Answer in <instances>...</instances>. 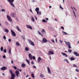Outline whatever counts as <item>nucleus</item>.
I'll return each instance as SVG.
<instances>
[{
	"mask_svg": "<svg viewBox=\"0 0 79 79\" xmlns=\"http://www.w3.org/2000/svg\"><path fill=\"white\" fill-rule=\"evenodd\" d=\"M9 73L11 74H13V71H12V70H9Z\"/></svg>",
	"mask_w": 79,
	"mask_h": 79,
	"instance_id": "c85d7f7f",
	"label": "nucleus"
},
{
	"mask_svg": "<svg viewBox=\"0 0 79 79\" xmlns=\"http://www.w3.org/2000/svg\"><path fill=\"white\" fill-rule=\"evenodd\" d=\"M22 39H23V40H25V38H24V36H23L22 37Z\"/></svg>",
	"mask_w": 79,
	"mask_h": 79,
	"instance_id": "603ef678",
	"label": "nucleus"
},
{
	"mask_svg": "<svg viewBox=\"0 0 79 79\" xmlns=\"http://www.w3.org/2000/svg\"><path fill=\"white\" fill-rule=\"evenodd\" d=\"M76 71H77V72H79V69H76Z\"/></svg>",
	"mask_w": 79,
	"mask_h": 79,
	"instance_id": "79ce46f5",
	"label": "nucleus"
},
{
	"mask_svg": "<svg viewBox=\"0 0 79 79\" xmlns=\"http://www.w3.org/2000/svg\"><path fill=\"white\" fill-rule=\"evenodd\" d=\"M26 27L27 28H28L29 29H32V27H31V26L28 25H26Z\"/></svg>",
	"mask_w": 79,
	"mask_h": 79,
	"instance_id": "9b49d317",
	"label": "nucleus"
},
{
	"mask_svg": "<svg viewBox=\"0 0 79 79\" xmlns=\"http://www.w3.org/2000/svg\"><path fill=\"white\" fill-rule=\"evenodd\" d=\"M61 28H62V29H63V30H64V27H61Z\"/></svg>",
	"mask_w": 79,
	"mask_h": 79,
	"instance_id": "864d4df0",
	"label": "nucleus"
},
{
	"mask_svg": "<svg viewBox=\"0 0 79 79\" xmlns=\"http://www.w3.org/2000/svg\"><path fill=\"white\" fill-rule=\"evenodd\" d=\"M42 22H43V23H47V21L45 20L44 19H43L42 20Z\"/></svg>",
	"mask_w": 79,
	"mask_h": 79,
	"instance_id": "cd10ccee",
	"label": "nucleus"
},
{
	"mask_svg": "<svg viewBox=\"0 0 79 79\" xmlns=\"http://www.w3.org/2000/svg\"><path fill=\"white\" fill-rule=\"evenodd\" d=\"M4 53H6V49H4Z\"/></svg>",
	"mask_w": 79,
	"mask_h": 79,
	"instance_id": "37998d69",
	"label": "nucleus"
},
{
	"mask_svg": "<svg viewBox=\"0 0 79 79\" xmlns=\"http://www.w3.org/2000/svg\"><path fill=\"white\" fill-rule=\"evenodd\" d=\"M2 11H5V9H2V10H1Z\"/></svg>",
	"mask_w": 79,
	"mask_h": 79,
	"instance_id": "49530a36",
	"label": "nucleus"
},
{
	"mask_svg": "<svg viewBox=\"0 0 79 79\" xmlns=\"http://www.w3.org/2000/svg\"><path fill=\"white\" fill-rule=\"evenodd\" d=\"M3 58H6V56H5V55H4V56H3Z\"/></svg>",
	"mask_w": 79,
	"mask_h": 79,
	"instance_id": "de8ad7c7",
	"label": "nucleus"
},
{
	"mask_svg": "<svg viewBox=\"0 0 79 79\" xmlns=\"http://www.w3.org/2000/svg\"><path fill=\"white\" fill-rule=\"evenodd\" d=\"M38 33L39 35H40V34H41V33L39 31H38Z\"/></svg>",
	"mask_w": 79,
	"mask_h": 79,
	"instance_id": "e433bc0d",
	"label": "nucleus"
},
{
	"mask_svg": "<svg viewBox=\"0 0 79 79\" xmlns=\"http://www.w3.org/2000/svg\"><path fill=\"white\" fill-rule=\"evenodd\" d=\"M73 67H77V66H76V64H73Z\"/></svg>",
	"mask_w": 79,
	"mask_h": 79,
	"instance_id": "c03bdc74",
	"label": "nucleus"
},
{
	"mask_svg": "<svg viewBox=\"0 0 79 79\" xmlns=\"http://www.w3.org/2000/svg\"><path fill=\"white\" fill-rule=\"evenodd\" d=\"M6 17L7 18V19H8V20H9V21L10 22H11V21H12V19H11V17H10V16H9L8 15H6Z\"/></svg>",
	"mask_w": 79,
	"mask_h": 79,
	"instance_id": "6e6552de",
	"label": "nucleus"
},
{
	"mask_svg": "<svg viewBox=\"0 0 79 79\" xmlns=\"http://www.w3.org/2000/svg\"><path fill=\"white\" fill-rule=\"evenodd\" d=\"M75 60V59L73 57H71L70 58V60L71 61H73V60Z\"/></svg>",
	"mask_w": 79,
	"mask_h": 79,
	"instance_id": "393cba45",
	"label": "nucleus"
},
{
	"mask_svg": "<svg viewBox=\"0 0 79 79\" xmlns=\"http://www.w3.org/2000/svg\"><path fill=\"white\" fill-rule=\"evenodd\" d=\"M28 41L29 43L30 44V45H32V46H34L35 45V44L30 39L28 40Z\"/></svg>",
	"mask_w": 79,
	"mask_h": 79,
	"instance_id": "f03ea898",
	"label": "nucleus"
},
{
	"mask_svg": "<svg viewBox=\"0 0 79 79\" xmlns=\"http://www.w3.org/2000/svg\"><path fill=\"white\" fill-rule=\"evenodd\" d=\"M45 19H46V20L47 21H48V18H46Z\"/></svg>",
	"mask_w": 79,
	"mask_h": 79,
	"instance_id": "13d9d810",
	"label": "nucleus"
},
{
	"mask_svg": "<svg viewBox=\"0 0 79 79\" xmlns=\"http://www.w3.org/2000/svg\"><path fill=\"white\" fill-rule=\"evenodd\" d=\"M16 29L19 32H21V30L20 29V28H19V27L18 26H16Z\"/></svg>",
	"mask_w": 79,
	"mask_h": 79,
	"instance_id": "f3484780",
	"label": "nucleus"
},
{
	"mask_svg": "<svg viewBox=\"0 0 79 79\" xmlns=\"http://www.w3.org/2000/svg\"><path fill=\"white\" fill-rule=\"evenodd\" d=\"M31 18H32L31 21H32L33 22H34V21H35V20H34V18L32 17H31Z\"/></svg>",
	"mask_w": 79,
	"mask_h": 79,
	"instance_id": "2f4dec72",
	"label": "nucleus"
},
{
	"mask_svg": "<svg viewBox=\"0 0 79 79\" xmlns=\"http://www.w3.org/2000/svg\"><path fill=\"white\" fill-rule=\"evenodd\" d=\"M31 77H33V78H34L35 77V76H34V73H32L31 74Z\"/></svg>",
	"mask_w": 79,
	"mask_h": 79,
	"instance_id": "bb28decb",
	"label": "nucleus"
},
{
	"mask_svg": "<svg viewBox=\"0 0 79 79\" xmlns=\"http://www.w3.org/2000/svg\"><path fill=\"white\" fill-rule=\"evenodd\" d=\"M3 38L4 39H5V40L6 39V36H5V35H4L3 36Z\"/></svg>",
	"mask_w": 79,
	"mask_h": 79,
	"instance_id": "a19ab883",
	"label": "nucleus"
},
{
	"mask_svg": "<svg viewBox=\"0 0 79 79\" xmlns=\"http://www.w3.org/2000/svg\"><path fill=\"white\" fill-rule=\"evenodd\" d=\"M68 52L69 53H71V52H72V50L71 49H69L68 50Z\"/></svg>",
	"mask_w": 79,
	"mask_h": 79,
	"instance_id": "72a5a7b5",
	"label": "nucleus"
},
{
	"mask_svg": "<svg viewBox=\"0 0 79 79\" xmlns=\"http://www.w3.org/2000/svg\"><path fill=\"white\" fill-rule=\"evenodd\" d=\"M5 32H6V33H8V32H9V30H8V29H5Z\"/></svg>",
	"mask_w": 79,
	"mask_h": 79,
	"instance_id": "aec40b11",
	"label": "nucleus"
},
{
	"mask_svg": "<svg viewBox=\"0 0 79 79\" xmlns=\"http://www.w3.org/2000/svg\"><path fill=\"white\" fill-rule=\"evenodd\" d=\"M54 37H56V35H54Z\"/></svg>",
	"mask_w": 79,
	"mask_h": 79,
	"instance_id": "338daca9",
	"label": "nucleus"
},
{
	"mask_svg": "<svg viewBox=\"0 0 79 79\" xmlns=\"http://www.w3.org/2000/svg\"><path fill=\"white\" fill-rule=\"evenodd\" d=\"M9 53L10 55H11V49H10L9 51Z\"/></svg>",
	"mask_w": 79,
	"mask_h": 79,
	"instance_id": "7c9ffc66",
	"label": "nucleus"
},
{
	"mask_svg": "<svg viewBox=\"0 0 79 79\" xmlns=\"http://www.w3.org/2000/svg\"><path fill=\"white\" fill-rule=\"evenodd\" d=\"M28 56L31 60H32V58L34 60H35V57L34 56H33L32 57V55H31V54H29Z\"/></svg>",
	"mask_w": 79,
	"mask_h": 79,
	"instance_id": "20e7f679",
	"label": "nucleus"
},
{
	"mask_svg": "<svg viewBox=\"0 0 79 79\" xmlns=\"http://www.w3.org/2000/svg\"><path fill=\"white\" fill-rule=\"evenodd\" d=\"M51 41L52 42H53V43H55V41L54 40L52 39L51 40Z\"/></svg>",
	"mask_w": 79,
	"mask_h": 79,
	"instance_id": "58836bf2",
	"label": "nucleus"
},
{
	"mask_svg": "<svg viewBox=\"0 0 79 79\" xmlns=\"http://www.w3.org/2000/svg\"><path fill=\"white\" fill-rule=\"evenodd\" d=\"M73 53L76 56H79V54L77 52H74Z\"/></svg>",
	"mask_w": 79,
	"mask_h": 79,
	"instance_id": "ddd939ff",
	"label": "nucleus"
},
{
	"mask_svg": "<svg viewBox=\"0 0 79 79\" xmlns=\"http://www.w3.org/2000/svg\"><path fill=\"white\" fill-rule=\"evenodd\" d=\"M39 15H41V14H42V12H41V11H40L39 12Z\"/></svg>",
	"mask_w": 79,
	"mask_h": 79,
	"instance_id": "3c124183",
	"label": "nucleus"
},
{
	"mask_svg": "<svg viewBox=\"0 0 79 79\" xmlns=\"http://www.w3.org/2000/svg\"><path fill=\"white\" fill-rule=\"evenodd\" d=\"M15 73L16 74V75L17 77H18L19 76V71H16Z\"/></svg>",
	"mask_w": 79,
	"mask_h": 79,
	"instance_id": "4468645a",
	"label": "nucleus"
},
{
	"mask_svg": "<svg viewBox=\"0 0 79 79\" xmlns=\"http://www.w3.org/2000/svg\"><path fill=\"white\" fill-rule=\"evenodd\" d=\"M64 42H65L67 45H68L69 48H71V43H70L68 42H66V41H64Z\"/></svg>",
	"mask_w": 79,
	"mask_h": 79,
	"instance_id": "7ed1b4c3",
	"label": "nucleus"
},
{
	"mask_svg": "<svg viewBox=\"0 0 79 79\" xmlns=\"http://www.w3.org/2000/svg\"><path fill=\"white\" fill-rule=\"evenodd\" d=\"M29 77V76H28V75H27V76H26V77Z\"/></svg>",
	"mask_w": 79,
	"mask_h": 79,
	"instance_id": "774afa93",
	"label": "nucleus"
},
{
	"mask_svg": "<svg viewBox=\"0 0 79 79\" xmlns=\"http://www.w3.org/2000/svg\"><path fill=\"white\" fill-rule=\"evenodd\" d=\"M40 77H42V78H43V77H44V74L42 73H40Z\"/></svg>",
	"mask_w": 79,
	"mask_h": 79,
	"instance_id": "5701e85b",
	"label": "nucleus"
},
{
	"mask_svg": "<svg viewBox=\"0 0 79 79\" xmlns=\"http://www.w3.org/2000/svg\"><path fill=\"white\" fill-rule=\"evenodd\" d=\"M47 68L48 69V73H49V74H51V71H50V68L48 67Z\"/></svg>",
	"mask_w": 79,
	"mask_h": 79,
	"instance_id": "2eb2a0df",
	"label": "nucleus"
},
{
	"mask_svg": "<svg viewBox=\"0 0 79 79\" xmlns=\"http://www.w3.org/2000/svg\"><path fill=\"white\" fill-rule=\"evenodd\" d=\"M11 32L12 33L11 34L13 36H14V37H15L16 36V33L15 32L13 31L12 30H10Z\"/></svg>",
	"mask_w": 79,
	"mask_h": 79,
	"instance_id": "39448f33",
	"label": "nucleus"
},
{
	"mask_svg": "<svg viewBox=\"0 0 79 79\" xmlns=\"http://www.w3.org/2000/svg\"><path fill=\"white\" fill-rule=\"evenodd\" d=\"M62 32L63 34H65V35H68V33H67L66 32L63 31H62Z\"/></svg>",
	"mask_w": 79,
	"mask_h": 79,
	"instance_id": "c756f323",
	"label": "nucleus"
},
{
	"mask_svg": "<svg viewBox=\"0 0 79 79\" xmlns=\"http://www.w3.org/2000/svg\"><path fill=\"white\" fill-rule=\"evenodd\" d=\"M60 43H62L63 42V41L60 40Z\"/></svg>",
	"mask_w": 79,
	"mask_h": 79,
	"instance_id": "6e6d98bb",
	"label": "nucleus"
},
{
	"mask_svg": "<svg viewBox=\"0 0 79 79\" xmlns=\"http://www.w3.org/2000/svg\"><path fill=\"white\" fill-rule=\"evenodd\" d=\"M8 41H9V42H11V39H9Z\"/></svg>",
	"mask_w": 79,
	"mask_h": 79,
	"instance_id": "09e8293b",
	"label": "nucleus"
},
{
	"mask_svg": "<svg viewBox=\"0 0 79 79\" xmlns=\"http://www.w3.org/2000/svg\"><path fill=\"white\" fill-rule=\"evenodd\" d=\"M60 7L61 8V9H62V10H63V7H61V5H60Z\"/></svg>",
	"mask_w": 79,
	"mask_h": 79,
	"instance_id": "ea45409f",
	"label": "nucleus"
},
{
	"mask_svg": "<svg viewBox=\"0 0 79 79\" xmlns=\"http://www.w3.org/2000/svg\"><path fill=\"white\" fill-rule=\"evenodd\" d=\"M11 63L12 64H13V60H11Z\"/></svg>",
	"mask_w": 79,
	"mask_h": 79,
	"instance_id": "052dcab7",
	"label": "nucleus"
},
{
	"mask_svg": "<svg viewBox=\"0 0 79 79\" xmlns=\"http://www.w3.org/2000/svg\"><path fill=\"white\" fill-rule=\"evenodd\" d=\"M43 41L44 43H46L47 42V40L46 39V38H44L43 39Z\"/></svg>",
	"mask_w": 79,
	"mask_h": 79,
	"instance_id": "f8f14e48",
	"label": "nucleus"
},
{
	"mask_svg": "<svg viewBox=\"0 0 79 79\" xmlns=\"http://www.w3.org/2000/svg\"><path fill=\"white\" fill-rule=\"evenodd\" d=\"M21 67L24 68V67L26 66V64H25L24 63L22 64L21 65Z\"/></svg>",
	"mask_w": 79,
	"mask_h": 79,
	"instance_id": "6ab92c4d",
	"label": "nucleus"
},
{
	"mask_svg": "<svg viewBox=\"0 0 79 79\" xmlns=\"http://www.w3.org/2000/svg\"><path fill=\"white\" fill-rule=\"evenodd\" d=\"M61 54L63 55L65 57H68V55L65 53L62 52L61 53Z\"/></svg>",
	"mask_w": 79,
	"mask_h": 79,
	"instance_id": "dca6fc26",
	"label": "nucleus"
},
{
	"mask_svg": "<svg viewBox=\"0 0 79 79\" xmlns=\"http://www.w3.org/2000/svg\"><path fill=\"white\" fill-rule=\"evenodd\" d=\"M1 51H3V47H2L1 48Z\"/></svg>",
	"mask_w": 79,
	"mask_h": 79,
	"instance_id": "f704fd0d",
	"label": "nucleus"
},
{
	"mask_svg": "<svg viewBox=\"0 0 79 79\" xmlns=\"http://www.w3.org/2000/svg\"><path fill=\"white\" fill-rule=\"evenodd\" d=\"M35 18L36 19V20H37V17H36V16H35Z\"/></svg>",
	"mask_w": 79,
	"mask_h": 79,
	"instance_id": "bf43d9fd",
	"label": "nucleus"
},
{
	"mask_svg": "<svg viewBox=\"0 0 79 79\" xmlns=\"http://www.w3.org/2000/svg\"><path fill=\"white\" fill-rule=\"evenodd\" d=\"M6 69H7V68L5 66L2 67L1 68V69L2 71H5V70H6Z\"/></svg>",
	"mask_w": 79,
	"mask_h": 79,
	"instance_id": "9d476101",
	"label": "nucleus"
},
{
	"mask_svg": "<svg viewBox=\"0 0 79 79\" xmlns=\"http://www.w3.org/2000/svg\"><path fill=\"white\" fill-rule=\"evenodd\" d=\"M41 57H39L38 59V61L39 63H40V60H41Z\"/></svg>",
	"mask_w": 79,
	"mask_h": 79,
	"instance_id": "a211bd4d",
	"label": "nucleus"
},
{
	"mask_svg": "<svg viewBox=\"0 0 79 79\" xmlns=\"http://www.w3.org/2000/svg\"><path fill=\"white\" fill-rule=\"evenodd\" d=\"M37 13V15H39V12L37 11H36Z\"/></svg>",
	"mask_w": 79,
	"mask_h": 79,
	"instance_id": "4d7b16f0",
	"label": "nucleus"
},
{
	"mask_svg": "<svg viewBox=\"0 0 79 79\" xmlns=\"http://www.w3.org/2000/svg\"><path fill=\"white\" fill-rule=\"evenodd\" d=\"M40 35H41V36L42 37H43L44 36V35L42 34H41Z\"/></svg>",
	"mask_w": 79,
	"mask_h": 79,
	"instance_id": "680f3d73",
	"label": "nucleus"
},
{
	"mask_svg": "<svg viewBox=\"0 0 79 79\" xmlns=\"http://www.w3.org/2000/svg\"><path fill=\"white\" fill-rule=\"evenodd\" d=\"M25 50H26V51H29V48H28L27 47H26Z\"/></svg>",
	"mask_w": 79,
	"mask_h": 79,
	"instance_id": "473e14b6",
	"label": "nucleus"
},
{
	"mask_svg": "<svg viewBox=\"0 0 79 79\" xmlns=\"http://www.w3.org/2000/svg\"><path fill=\"white\" fill-rule=\"evenodd\" d=\"M26 61H27V62L29 65H30V62L29 61V60L27 59L26 60Z\"/></svg>",
	"mask_w": 79,
	"mask_h": 79,
	"instance_id": "412c9836",
	"label": "nucleus"
},
{
	"mask_svg": "<svg viewBox=\"0 0 79 79\" xmlns=\"http://www.w3.org/2000/svg\"><path fill=\"white\" fill-rule=\"evenodd\" d=\"M52 8V6H49V8Z\"/></svg>",
	"mask_w": 79,
	"mask_h": 79,
	"instance_id": "e2e57ef3",
	"label": "nucleus"
},
{
	"mask_svg": "<svg viewBox=\"0 0 79 79\" xmlns=\"http://www.w3.org/2000/svg\"><path fill=\"white\" fill-rule=\"evenodd\" d=\"M33 67L34 68H35V69H36V67L34 65L33 66Z\"/></svg>",
	"mask_w": 79,
	"mask_h": 79,
	"instance_id": "5fc2aeb1",
	"label": "nucleus"
},
{
	"mask_svg": "<svg viewBox=\"0 0 79 79\" xmlns=\"http://www.w3.org/2000/svg\"><path fill=\"white\" fill-rule=\"evenodd\" d=\"M30 11H31V12H32V10H31V9H30Z\"/></svg>",
	"mask_w": 79,
	"mask_h": 79,
	"instance_id": "0e129e2a",
	"label": "nucleus"
},
{
	"mask_svg": "<svg viewBox=\"0 0 79 79\" xmlns=\"http://www.w3.org/2000/svg\"><path fill=\"white\" fill-rule=\"evenodd\" d=\"M35 10L36 11H39V8L38 7H37L35 9Z\"/></svg>",
	"mask_w": 79,
	"mask_h": 79,
	"instance_id": "b1692460",
	"label": "nucleus"
},
{
	"mask_svg": "<svg viewBox=\"0 0 79 79\" xmlns=\"http://www.w3.org/2000/svg\"><path fill=\"white\" fill-rule=\"evenodd\" d=\"M47 54L48 55H53L54 53L51 51H49Z\"/></svg>",
	"mask_w": 79,
	"mask_h": 79,
	"instance_id": "0eeeda50",
	"label": "nucleus"
},
{
	"mask_svg": "<svg viewBox=\"0 0 79 79\" xmlns=\"http://www.w3.org/2000/svg\"><path fill=\"white\" fill-rule=\"evenodd\" d=\"M31 64H34V62L32 61L31 62Z\"/></svg>",
	"mask_w": 79,
	"mask_h": 79,
	"instance_id": "8fccbe9b",
	"label": "nucleus"
},
{
	"mask_svg": "<svg viewBox=\"0 0 79 79\" xmlns=\"http://www.w3.org/2000/svg\"><path fill=\"white\" fill-rule=\"evenodd\" d=\"M73 12L74 15H75V17H76V15H75V12H74V10H73Z\"/></svg>",
	"mask_w": 79,
	"mask_h": 79,
	"instance_id": "a18cd8bd",
	"label": "nucleus"
},
{
	"mask_svg": "<svg viewBox=\"0 0 79 79\" xmlns=\"http://www.w3.org/2000/svg\"><path fill=\"white\" fill-rule=\"evenodd\" d=\"M41 32H42V33H44L45 32V30H44V29H42L41 31Z\"/></svg>",
	"mask_w": 79,
	"mask_h": 79,
	"instance_id": "4be33fe9",
	"label": "nucleus"
},
{
	"mask_svg": "<svg viewBox=\"0 0 79 79\" xmlns=\"http://www.w3.org/2000/svg\"><path fill=\"white\" fill-rule=\"evenodd\" d=\"M11 77L10 78V79H15V75L14 73H12L11 74Z\"/></svg>",
	"mask_w": 79,
	"mask_h": 79,
	"instance_id": "1a4fd4ad",
	"label": "nucleus"
},
{
	"mask_svg": "<svg viewBox=\"0 0 79 79\" xmlns=\"http://www.w3.org/2000/svg\"><path fill=\"white\" fill-rule=\"evenodd\" d=\"M10 16L12 18H15V15H16V14L14 13H11L10 14Z\"/></svg>",
	"mask_w": 79,
	"mask_h": 79,
	"instance_id": "423d86ee",
	"label": "nucleus"
},
{
	"mask_svg": "<svg viewBox=\"0 0 79 79\" xmlns=\"http://www.w3.org/2000/svg\"><path fill=\"white\" fill-rule=\"evenodd\" d=\"M73 8H74V9L76 11V8H75L74 7H73Z\"/></svg>",
	"mask_w": 79,
	"mask_h": 79,
	"instance_id": "69168bd1",
	"label": "nucleus"
},
{
	"mask_svg": "<svg viewBox=\"0 0 79 79\" xmlns=\"http://www.w3.org/2000/svg\"><path fill=\"white\" fill-rule=\"evenodd\" d=\"M13 68H14V69H16L17 68L15 66H13Z\"/></svg>",
	"mask_w": 79,
	"mask_h": 79,
	"instance_id": "c9c22d12",
	"label": "nucleus"
},
{
	"mask_svg": "<svg viewBox=\"0 0 79 79\" xmlns=\"http://www.w3.org/2000/svg\"><path fill=\"white\" fill-rule=\"evenodd\" d=\"M16 44L17 45H18V46H19V45H20V44L18 42H16Z\"/></svg>",
	"mask_w": 79,
	"mask_h": 79,
	"instance_id": "a878e982",
	"label": "nucleus"
},
{
	"mask_svg": "<svg viewBox=\"0 0 79 79\" xmlns=\"http://www.w3.org/2000/svg\"><path fill=\"white\" fill-rule=\"evenodd\" d=\"M10 3V4L14 8H15V6L14 5V4L13 3L14 2V1L15 0H7Z\"/></svg>",
	"mask_w": 79,
	"mask_h": 79,
	"instance_id": "f257e3e1",
	"label": "nucleus"
},
{
	"mask_svg": "<svg viewBox=\"0 0 79 79\" xmlns=\"http://www.w3.org/2000/svg\"><path fill=\"white\" fill-rule=\"evenodd\" d=\"M65 60L67 62V63H69V61H68V60L67 59H65Z\"/></svg>",
	"mask_w": 79,
	"mask_h": 79,
	"instance_id": "4c0bfd02",
	"label": "nucleus"
}]
</instances>
